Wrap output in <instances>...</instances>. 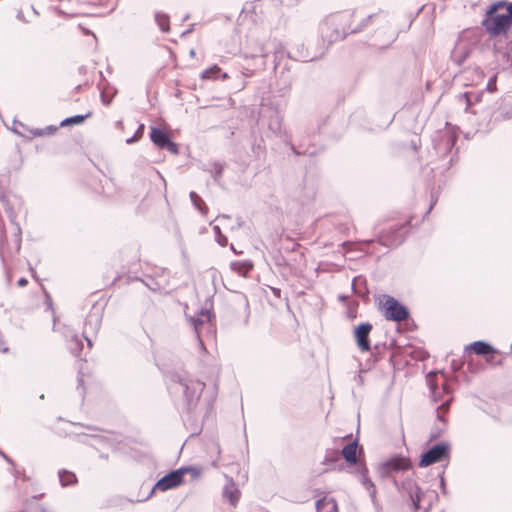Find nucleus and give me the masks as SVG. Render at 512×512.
Listing matches in <instances>:
<instances>
[{
    "label": "nucleus",
    "mask_w": 512,
    "mask_h": 512,
    "mask_svg": "<svg viewBox=\"0 0 512 512\" xmlns=\"http://www.w3.org/2000/svg\"><path fill=\"white\" fill-rule=\"evenodd\" d=\"M142 282L152 291L160 292L165 289V284L163 281H158L150 276H146Z\"/></svg>",
    "instance_id": "31"
},
{
    "label": "nucleus",
    "mask_w": 512,
    "mask_h": 512,
    "mask_svg": "<svg viewBox=\"0 0 512 512\" xmlns=\"http://www.w3.org/2000/svg\"><path fill=\"white\" fill-rule=\"evenodd\" d=\"M183 477V469L179 468L174 470L159 479L154 485L151 493H153L155 490L167 491L169 489L175 488L183 482Z\"/></svg>",
    "instance_id": "14"
},
{
    "label": "nucleus",
    "mask_w": 512,
    "mask_h": 512,
    "mask_svg": "<svg viewBox=\"0 0 512 512\" xmlns=\"http://www.w3.org/2000/svg\"><path fill=\"white\" fill-rule=\"evenodd\" d=\"M155 21L159 27V29L163 33H167L170 30V17L168 14L163 12H156L155 13Z\"/></svg>",
    "instance_id": "29"
},
{
    "label": "nucleus",
    "mask_w": 512,
    "mask_h": 512,
    "mask_svg": "<svg viewBox=\"0 0 512 512\" xmlns=\"http://www.w3.org/2000/svg\"><path fill=\"white\" fill-rule=\"evenodd\" d=\"M453 369H454V370H459V369H460V366H459V365L457 366V364H454V365H453Z\"/></svg>",
    "instance_id": "59"
},
{
    "label": "nucleus",
    "mask_w": 512,
    "mask_h": 512,
    "mask_svg": "<svg viewBox=\"0 0 512 512\" xmlns=\"http://www.w3.org/2000/svg\"><path fill=\"white\" fill-rule=\"evenodd\" d=\"M440 488H441L442 494L446 495L447 490H446V486H445L444 471H442L440 474Z\"/></svg>",
    "instance_id": "48"
},
{
    "label": "nucleus",
    "mask_w": 512,
    "mask_h": 512,
    "mask_svg": "<svg viewBox=\"0 0 512 512\" xmlns=\"http://www.w3.org/2000/svg\"><path fill=\"white\" fill-rule=\"evenodd\" d=\"M501 5V3L493 4L482 21V26L492 37L499 38L503 36V34H506V30L511 26L508 17H505L504 14H496L497 8Z\"/></svg>",
    "instance_id": "3"
},
{
    "label": "nucleus",
    "mask_w": 512,
    "mask_h": 512,
    "mask_svg": "<svg viewBox=\"0 0 512 512\" xmlns=\"http://www.w3.org/2000/svg\"><path fill=\"white\" fill-rule=\"evenodd\" d=\"M351 17V14L347 12L336 13L326 17L319 25V34L322 40L319 52L311 53L308 49H302L297 50L292 57L302 62L316 60L325 53L331 44L344 39L349 33L360 31L362 27L350 28Z\"/></svg>",
    "instance_id": "1"
},
{
    "label": "nucleus",
    "mask_w": 512,
    "mask_h": 512,
    "mask_svg": "<svg viewBox=\"0 0 512 512\" xmlns=\"http://www.w3.org/2000/svg\"><path fill=\"white\" fill-rule=\"evenodd\" d=\"M230 268L233 272L237 273L239 276L247 277L248 274L253 269V264L251 261H233L230 264Z\"/></svg>",
    "instance_id": "25"
},
{
    "label": "nucleus",
    "mask_w": 512,
    "mask_h": 512,
    "mask_svg": "<svg viewBox=\"0 0 512 512\" xmlns=\"http://www.w3.org/2000/svg\"><path fill=\"white\" fill-rule=\"evenodd\" d=\"M505 17H508L510 23H512V3L507 5V14H504Z\"/></svg>",
    "instance_id": "49"
},
{
    "label": "nucleus",
    "mask_w": 512,
    "mask_h": 512,
    "mask_svg": "<svg viewBox=\"0 0 512 512\" xmlns=\"http://www.w3.org/2000/svg\"><path fill=\"white\" fill-rule=\"evenodd\" d=\"M164 149H167L171 154L177 155L179 153L178 145L171 139L165 144Z\"/></svg>",
    "instance_id": "43"
},
{
    "label": "nucleus",
    "mask_w": 512,
    "mask_h": 512,
    "mask_svg": "<svg viewBox=\"0 0 512 512\" xmlns=\"http://www.w3.org/2000/svg\"><path fill=\"white\" fill-rule=\"evenodd\" d=\"M213 231L217 243L220 246L225 247L228 244V239L225 235L222 234L220 227L218 225L213 226Z\"/></svg>",
    "instance_id": "37"
},
{
    "label": "nucleus",
    "mask_w": 512,
    "mask_h": 512,
    "mask_svg": "<svg viewBox=\"0 0 512 512\" xmlns=\"http://www.w3.org/2000/svg\"><path fill=\"white\" fill-rule=\"evenodd\" d=\"M82 349V342L77 335H72L70 339V350L74 355H78V352Z\"/></svg>",
    "instance_id": "36"
},
{
    "label": "nucleus",
    "mask_w": 512,
    "mask_h": 512,
    "mask_svg": "<svg viewBox=\"0 0 512 512\" xmlns=\"http://www.w3.org/2000/svg\"><path fill=\"white\" fill-rule=\"evenodd\" d=\"M58 476L62 487L74 485L77 482L76 475L73 472L65 469L59 470Z\"/></svg>",
    "instance_id": "28"
},
{
    "label": "nucleus",
    "mask_w": 512,
    "mask_h": 512,
    "mask_svg": "<svg viewBox=\"0 0 512 512\" xmlns=\"http://www.w3.org/2000/svg\"><path fill=\"white\" fill-rule=\"evenodd\" d=\"M272 291L275 295L280 296V289L272 288Z\"/></svg>",
    "instance_id": "56"
},
{
    "label": "nucleus",
    "mask_w": 512,
    "mask_h": 512,
    "mask_svg": "<svg viewBox=\"0 0 512 512\" xmlns=\"http://www.w3.org/2000/svg\"><path fill=\"white\" fill-rule=\"evenodd\" d=\"M190 199L193 202V204L198 208V210L204 213L202 205L205 206V204L202 201L201 197L196 192L190 193Z\"/></svg>",
    "instance_id": "41"
},
{
    "label": "nucleus",
    "mask_w": 512,
    "mask_h": 512,
    "mask_svg": "<svg viewBox=\"0 0 512 512\" xmlns=\"http://www.w3.org/2000/svg\"><path fill=\"white\" fill-rule=\"evenodd\" d=\"M228 77V74L222 72V69L218 65H213L212 67L204 70L201 74V78L207 80H216L218 78L225 80Z\"/></svg>",
    "instance_id": "26"
},
{
    "label": "nucleus",
    "mask_w": 512,
    "mask_h": 512,
    "mask_svg": "<svg viewBox=\"0 0 512 512\" xmlns=\"http://www.w3.org/2000/svg\"><path fill=\"white\" fill-rule=\"evenodd\" d=\"M382 13H378V14H371V15H368L363 21H362V27L363 26H367V24L372 21V19L374 18H378L381 16Z\"/></svg>",
    "instance_id": "47"
},
{
    "label": "nucleus",
    "mask_w": 512,
    "mask_h": 512,
    "mask_svg": "<svg viewBox=\"0 0 512 512\" xmlns=\"http://www.w3.org/2000/svg\"><path fill=\"white\" fill-rule=\"evenodd\" d=\"M57 129H58L57 126L49 125L45 128L32 129L30 132L34 137H42V136L53 135L57 131Z\"/></svg>",
    "instance_id": "33"
},
{
    "label": "nucleus",
    "mask_w": 512,
    "mask_h": 512,
    "mask_svg": "<svg viewBox=\"0 0 512 512\" xmlns=\"http://www.w3.org/2000/svg\"><path fill=\"white\" fill-rule=\"evenodd\" d=\"M357 449L358 442L356 440L343 447L341 454L347 463L357 464Z\"/></svg>",
    "instance_id": "23"
},
{
    "label": "nucleus",
    "mask_w": 512,
    "mask_h": 512,
    "mask_svg": "<svg viewBox=\"0 0 512 512\" xmlns=\"http://www.w3.org/2000/svg\"><path fill=\"white\" fill-rule=\"evenodd\" d=\"M346 298H347V297H346V296H343V295H340V296H339V299H340L341 301H344Z\"/></svg>",
    "instance_id": "62"
},
{
    "label": "nucleus",
    "mask_w": 512,
    "mask_h": 512,
    "mask_svg": "<svg viewBox=\"0 0 512 512\" xmlns=\"http://www.w3.org/2000/svg\"><path fill=\"white\" fill-rule=\"evenodd\" d=\"M470 54V51L469 49L462 45V44H458L453 52H452V59L458 64V65H461L464 63V61L468 58Z\"/></svg>",
    "instance_id": "27"
},
{
    "label": "nucleus",
    "mask_w": 512,
    "mask_h": 512,
    "mask_svg": "<svg viewBox=\"0 0 512 512\" xmlns=\"http://www.w3.org/2000/svg\"><path fill=\"white\" fill-rule=\"evenodd\" d=\"M453 369H454V370H459V369H460V366H459V365L457 366V364H454V365H453Z\"/></svg>",
    "instance_id": "60"
},
{
    "label": "nucleus",
    "mask_w": 512,
    "mask_h": 512,
    "mask_svg": "<svg viewBox=\"0 0 512 512\" xmlns=\"http://www.w3.org/2000/svg\"><path fill=\"white\" fill-rule=\"evenodd\" d=\"M436 202H437V198H432L431 204L426 213H429L432 210V208L436 204Z\"/></svg>",
    "instance_id": "53"
},
{
    "label": "nucleus",
    "mask_w": 512,
    "mask_h": 512,
    "mask_svg": "<svg viewBox=\"0 0 512 512\" xmlns=\"http://www.w3.org/2000/svg\"><path fill=\"white\" fill-rule=\"evenodd\" d=\"M394 40H395V34H394V33H392V34L390 35L389 39H388L387 44H389V43L393 42Z\"/></svg>",
    "instance_id": "55"
},
{
    "label": "nucleus",
    "mask_w": 512,
    "mask_h": 512,
    "mask_svg": "<svg viewBox=\"0 0 512 512\" xmlns=\"http://www.w3.org/2000/svg\"><path fill=\"white\" fill-rule=\"evenodd\" d=\"M4 203L5 211L8 215V218L10 222L15 226V232H14V240H13V247H6L5 244L2 242L0 245V256L4 260L6 254L11 253H17L19 252L21 248V228L18 223L15 222V212L13 208L10 206L9 202L6 200H2Z\"/></svg>",
    "instance_id": "7"
},
{
    "label": "nucleus",
    "mask_w": 512,
    "mask_h": 512,
    "mask_svg": "<svg viewBox=\"0 0 512 512\" xmlns=\"http://www.w3.org/2000/svg\"><path fill=\"white\" fill-rule=\"evenodd\" d=\"M457 141V135L454 131L447 129L437 135L434 140V150L439 156L446 158L451 153Z\"/></svg>",
    "instance_id": "10"
},
{
    "label": "nucleus",
    "mask_w": 512,
    "mask_h": 512,
    "mask_svg": "<svg viewBox=\"0 0 512 512\" xmlns=\"http://www.w3.org/2000/svg\"><path fill=\"white\" fill-rule=\"evenodd\" d=\"M116 93L117 90L113 88L110 89L107 87L102 89L100 93L101 102L106 106L110 105Z\"/></svg>",
    "instance_id": "34"
},
{
    "label": "nucleus",
    "mask_w": 512,
    "mask_h": 512,
    "mask_svg": "<svg viewBox=\"0 0 512 512\" xmlns=\"http://www.w3.org/2000/svg\"><path fill=\"white\" fill-rule=\"evenodd\" d=\"M217 219H229V216H228V215H224V214H223V215H219V216L217 217Z\"/></svg>",
    "instance_id": "57"
},
{
    "label": "nucleus",
    "mask_w": 512,
    "mask_h": 512,
    "mask_svg": "<svg viewBox=\"0 0 512 512\" xmlns=\"http://www.w3.org/2000/svg\"><path fill=\"white\" fill-rule=\"evenodd\" d=\"M436 378H437V373L436 372H430L427 375V377H426L427 384H428V386L430 388V391H431L432 401L435 402V403L441 400L442 392L446 393V394L450 393L449 385H448L447 382L442 384V391L438 390V384L436 382Z\"/></svg>",
    "instance_id": "17"
},
{
    "label": "nucleus",
    "mask_w": 512,
    "mask_h": 512,
    "mask_svg": "<svg viewBox=\"0 0 512 512\" xmlns=\"http://www.w3.org/2000/svg\"><path fill=\"white\" fill-rule=\"evenodd\" d=\"M105 193H106L108 196H111V195L113 194V192H112V191H107V192H105Z\"/></svg>",
    "instance_id": "64"
},
{
    "label": "nucleus",
    "mask_w": 512,
    "mask_h": 512,
    "mask_svg": "<svg viewBox=\"0 0 512 512\" xmlns=\"http://www.w3.org/2000/svg\"><path fill=\"white\" fill-rule=\"evenodd\" d=\"M385 317L392 321H403L409 316L408 310L393 297L388 296L384 303Z\"/></svg>",
    "instance_id": "13"
},
{
    "label": "nucleus",
    "mask_w": 512,
    "mask_h": 512,
    "mask_svg": "<svg viewBox=\"0 0 512 512\" xmlns=\"http://www.w3.org/2000/svg\"><path fill=\"white\" fill-rule=\"evenodd\" d=\"M181 469L184 470V475L190 474L193 480L198 479L201 475V469H199L197 467L187 466V467H181Z\"/></svg>",
    "instance_id": "38"
},
{
    "label": "nucleus",
    "mask_w": 512,
    "mask_h": 512,
    "mask_svg": "<svg viewBox=\"0 0 512 512\" xmlns=\"http://www.w3.org/2000/svg\"><path fill=\"white\" fill-rule=\"evenodd\" d=\"M143 127H144V126L141 124V125L139 126L138 130H137L136 132H134V135H133L132 137H130V138H128V139L126 140V143H127V144H132V143H134L135 141H137V140H138V138L140 137V135L142 134Z\"/></svg>",
    "instance_id": "45"
},
{
    "label": "nucleus",
    "mask_w": 512,
    "mask_h": 512,
    "mask_svg": "<svg viewBox=\"0 0 512 512\" xmlns=\"http://www.w3.org/2000/svg\"><path fill=\"white\" fill-rule=\"evenodd\" d=\"M80 28L82 29V31H83V33H84L85 35H93V36H94V34H93L89 29L84 28V27H82V26H80Z\"/></svg>",
    "instance_id": "54"
},
{
    "label": "nucleus",
    "mask_w": 512,
    "mask_h": 512,
    "mask_svg": "<svg viewBox=\"0 0 512 512\" xmlns=\"http://www.w3.org/2000/svg\"><path fill=\"white\" fill-rule=\"evenodd\" d=\"M450 445L447 442H441L429 448L422 454L419 466L427 467L436 462H440L449 457Z\"/></svg>",
    "instance_id": "8"
},
{
    "label": "nucleus",
    "mask_w": 512,
    "mask_h": 512,
    "mask_svg": "<svg viewBox=\"0 0 512 512\" xmlns=\"http://www.w3.org/2000/svg\"><path fill=\"white\" fill-rule=\"evenodd\" d=\"M411 462L405 457H393L383 462L379 468L378 473L381 477H388L394 472H400L410 469Z\"/></svg>",
    "instance_id": "12"
},
{
    "label": "nucleus",
    "mask_w": 512,
    "mask_h": 512,
    "mask_svg": "<svg viewBox=\"0 0 512 512\" xmlns=\"http://www.w3.org/2000/svg\"><path fill=\"white\" fill-rule=\"evenodd\" d=\"M90 115H91V113L89 112L86 115H75V116H71V117L65 118L64 120L61 121L60 126L61 127H65V126H69V125L81 124Z\"/></svg>",
    "instance_id": "32"
},
{
    "label": "nucleus",
    "mask_w": 512,
    "mask_h": 512,
    "mask_svg": "<svg viewBox=\"0 0 512 512\" xmlns=\"http://www.w3.org/2000/svg\"><path fill=\"white\" fill-rule=\"evenodd\" d=\"M169 388L173 392H181L189 410L196 407L205 383L186 372L174 373L170 377Z\"/></svg>",
    "instance_id": "2"
},
{
    "label": "nucleus",
    "mask_w": 512,
    "mask_h": 512,
    "mask_svg": "<svg viewBox=\"0 0 512 512\" xmlns=\"http://www.w3.org/2000/svg\"><path fill=\"white\" fill-rule=\"evenodd\" d=\"M188 322L193 326L196 337L199 341V346L204 349V344L201 339L203 330L211 329V313L208 310H200L195 316H187Z\"/></svg>",
    "instance_id": "11"
},
{
    "label": "nucleus",
    "mask_w": 512,
    "mask_h": 512,
    "mask_svg": "<svg viewBox=\"0 0 512 512\" xmlns=\"http://www.w3.org/2000/svg\"><path fill=\"white\" fill-rule=\"evenodd\" d=\"M102 322V310L100 308H93L88 314L84 328L83 335L97 334Z\"/></svg>",
    "instance_id": "16"
},
{
    "label": "nucleus",
    "mask_w": 512,
    "mask_h": 512,
    "mask_svg": "<svg viewBox=\"0 0 512 512\" xmlns=\"http://www.w3.org/2000/svg\"><path fill=\"white\" fill-rule=\"evenodd\" d=\"M357 472L360 475V481L362 485L367 489L372 500H374L376 495V488L374 483L368 477V469L366 465L360 463L357 467Z\"/></svg>",
    "instance_id": "19"
},
{
    "label": "nucleus",
    "mask_w": 512,
    "mask_h": 512,
    "mask_svg": "<svg viewBox=\"0 0 512 512\" xmlns=\"http://www.w3.org/2000/svg\"><path fill=\"white\" fill-rule=\"evenodd\" d=\"M460 99H464L467 105V108L470 107L473 101H478V95L473 92H465L460 95Z\"/></svg>",
    "instance_id": "40"
},
{
    "label": "nucleus",
    "mask_w": 512,
    "mask_h": 512,
    "mask_svg": "<svg viewBox=\"0 0 512 512\" xmlns=\"http://www.w3.org/2000/svg\"><path fill=\"white\" fill-rule=\"evenodd\" d=\"M82 383H83V379H82V378H79V379H78V385H79V386H81V385H82Z\"/></svg>",
    "instance_id": "63"
},
{
    "label": "nucleus",
    "mask_w": 512,
    "mask_h": 512,
    "mask_svg": "<svg viewBox=\"0 0 512 512\" xmlns=\"http://www.w3.org/2000/svg\"><path fill=\"white\" fill-rule=\"evenodd\" d=\"M87 430L89 431L88 433H85V435L87 436H90L92 438H95L97 439L99 442H107L108 441V437L107 436H103V435H98L96 434V432L98 431V429L96 427H87Z\"/></svg>",
    "instance_id": "39"
},
{
    "label": "nucleus",
    "mask_w": 512,
    "mask_h": 512,
    "mask_svg": "<svg viewBox=\"0 0 512 512\" xmlns=\"http://www.w3.org/2000/svg\"><path fill=\"white\" fill-rule=\"evenodd\" d=\"M496 59L505 67L512 66V37L503 34L494 42Z\"/></svg>",
    "instance_id": "9"
},
{
    "label": "nucleus",
    "mask_w": 512,
    "mask_h": 512,
    "mask_svg": "<svg viewBox=\"0 0 512 512\" xmlns=\"http://www.w3.org/2000/svg\"><path fill=\"white\" fill-rule=\"evenodd\" d=\"M315 508L316 512H338L336 500L326 496L316 501Z\"/></svg>",
    "instance_id": "21"
},
{
    "label": "nucleus",
    "mask_w": 512,
    "mask_h": 512,
    "mask_svg": "<svg viewBox=\"0 0 512 512\" xmlns=\"http://www.w3.org/2000/svg\"><path fill=\"white\" fill-rule=\"evenodd\" d=\"M394 483L398 487L399 491L409 498L412 510L418 511L423 509V512L430 511L431 502H429L427 506H423L422 503L424 502L425 493L414 479L406 478L404 481H402L400 486L397 481Z\"/></svg>",
    "instance_id": "4"
},
{
    "label": "nucleus",
    "mask_w": 512,
    "mask_h": 512,
    "mask_svg": "<svg viewBox=\"0 0 512 512\" xmlns=\"http://www.w3.org/2000/svg\"><path fill=\"white\" fill-rule=\"evenodd\" d=\"M190 56H191V57H194V56H195V50H194V49H192V50L190 51Z\"/></svg>",
    "instance_id": "58"
},
{
    "label": "nucleus",
    "mask_w": 512,
    "mask_h": 512,
    "mask_svg": "<svg viewBox=\"0 0 512 512\" xmlns=\"http://www.w3.org/2000/svg\"><path fill=\"white\" fill-rule=\"evenodd\" d=\"M407 231V223L394 225L387 231L382 232L378 238V241L385 247H397L404 241Z\"/></svg>",
    "instance_id": "6"
},
{
    "label": "nucleus",
    "mask_w": 512,
    "mask_h": 512,
    "mask_svg": "<svg viewBox=\"0 0 512 512\" xmlns=\"http://www.w3.org/2000/svg\"><path fill=\"white\" fill-rule=\"evenodd\" d=\"M0 456L3 457L7 461V463H9L10 465H14V461L8 455H6L2 450H0Z\"/></svg>",
    "instance_id": "50"
},
{
    "label": "nucleus",
    "mask_w": 512,
    "mask_h": 512,
    "mask_svg": "<svg viewBox=\"0 0 512 512\" xmlns=\"http://www.w3.org/2000/svg\"><path fill=\"white\" fill-rule=\"evenodd\" d=\"M452 398H449L447 400H444L441 405L437 408V419L445 422L444 414L449 410V405Z\"/></svg>",
    "instance_id": "35"
},
{
    "label": "nucleus",
    "mask_w": 512,
    "mask_h": 512,
    "mask_svg": "<svg viewBox=\"0 0 512 512\" xmlns=\"http://www.w3.org/2000/svg\"><path fill=\"white\" fill-rule=\"evenodd\" d=\"M268 129L275 135L281 132L282 119L277 112L271 114L268 120Z\"/></svg>",
    "instance_id": "30"
},
{
    "label": "nucleus",
    "mask_w": 512,
    "mask_h": 512,
    "mask_svg": "<svg viewBox=\"0 0 512 512\" xmlns=\"http://www.w3.org/2000/svg\"><path fill=\"white\" fill-rule=\"evenodd\" d=\"M91 334H87V335H83V337L85 338V340L87 341V344L89 347L92 346V340H91V337H90Z\"/></svg>",
    "instance_id": "52"
},
{
    "label": "nucleus",
    "mask_w": 512,
    "mask_h": 512,
    "mask_svg": "<svg viewBox=\"0 0 512 512\" xmlns=\"http://www.w3.org/2000/svg\"><path fill=\"white\" fill-rule=\"evenodd\" d=\"M468 349L481 356H487L496 352L490 344L484 341H475L466 347V350Z\"/></svg>",
    "instance_id": "24"
},
{
    "label": "nucleus",
    "mask_w": 512,
    "mask_h": 512,
    "mask_svg": "<svg viewBox=\"0 0 512 512\" xmlns=\"http://www.w3.org/2000/svg\"><path fill=\"white\" fill-rule=\"evenodd\" d=\"M485 119L479 123L478 131H481L483 133L490 132L494 124L502 119H505V117H501L496 111L492 109H487L484 111Z\"/></svg>",
    "instance_id": "18"
},
{
    "label": "nucleus",
    "mask_w": 512,
    "mask_h": 512,
    "mask_svg": "<svg viewBox=\"0 0 512 512\" xmlns=\"http://www.w3.org/2000/svg\"><path fill=\"white\" fill-rule=\"evenodd\" d=\"M372 330V325L368 322L361 323L354 329V337L356 340L357 347L362 352H368L370 350L369 335Z\"/></svg>",
    "instance_id": "15"
},
{
    "label": "nucleus",
    "mask_w": 512,
    "mask_h": 512,
    "mask_svg": "<svg viewBox=\"0 0 512 512\" xmlns=\"http://www.w3.org/2000/svg\"><path fill=\"white\" fill-rule=\"evenodd\" d=\"M223 169H224V165L222 163H219V162L213 163L212 173H213V178L215 181H219V179L222 175Z\"/></svg>",
    "instance_id": "42"
},
{
    "label": "nucleus",
    "mask_w": 512,
    "mask_h": 512,
    "mask_svg": "<svg viewBox=\"0 0 512 512\" xmlns=\"http://www.w3.org/2000/svg\"><path fill=\"white\" fill-rule=\"evenodd\" d=\"M150 139L160 149H164L165 144L170 140L168 134L157 127L151 128Z\"/></svg>",
    "instance_id": "22"
},
{
    "label": "nucleus",
    "mask_w": 512,
    "mask_h": 512,
    "mask_svg": "<svg viewBox=\"0 0 512 512\" xmlns=\"http://www.w3.org/2000/svg\"><path fill=\"white\" fill-rule=\"evenodd\" d=\"M223 497L233 506H235L239 501L240 491L231 478L223 488Z\"/></svg>",
    "instance_id": "20"
},
{
    "label": "nucleus",
    "mask_w": 512,
    "mask_h": 512,
    "mask_svg": "<svg viewBox=\"0 0 512 512\" xmlns=\"http://www.w3.org/2000/svg\"><path fill=\"white\" fill-rule=\"evenodd\" d=\"M496 80H497V76L496 75H493L488 83H487V86H486V89L489 91V92H494L496 91Z\"/></svg>",
    "instance_id": "46"
},
{
    "label": "nucleus",
    "mask_w": 512,
    "mask_h": 512,
    "mask_svg": "<svg viewBox=\"0 0 512 512\" xmlns=\"http://www.w3.org/2000/svg\"><path fill=\"white\" fill-rule=\"evenodd\" d=\"M338 460V452L336 451H327L324 459V463L334 462Z\"/></svg>",
    "instance_id": "44"
},
{
    "label": "nucleus",
    "mask_w": 512,
    "mask_h": 512,
    "mask_svg": "<svg viewBox=\"0 0 512 512\" xmlns=\"http://www.w3.org/2000/svg\"><path fill=\"white\" fill-rule=\"evenodd\" d=\"M230 249H231L234 253H238V252L236 251V249H235L234 245H231V246H230Z\"/></svg>",
    "instance_id": "61"
},
{
    "label": "nucleus",
    "mask_w": 512,
    "mask_h": 512,
    "mask_svg": "<svg viewBox=\"0 0 512 512\" xmlns=\"http://www.w3.org/2000/svg\"><path fill=\"white\" fill-rule=\"evenodd\" d=\"M28 283L27 279L26 278H20L18 281H17V285L19 287H24L26 286Z\"/></svg>",
    "instance_id": "51"
},
{
    "label": "nucleus",
    "mask_w": 512,
    "mask_h": 512,
    "mask_svg": "<svg viewBox=\"0 0 512 512\" xmlns=\"http://www.w3.org/2000/svg\"><path fill=\"white\" fill-rule=\"evenodd\" d=\"M271 52L274 55V68H277V66L280 63V60L285 55V47L281 42L277 41L276 39H268L264 43L256 44L255 48L252 49L249 56L252 58H266Z\"/></svg>",
    "instance_id": "5"
}]
</instances>
